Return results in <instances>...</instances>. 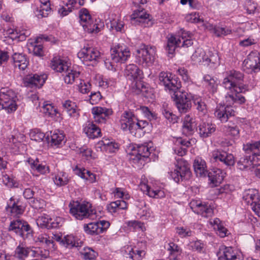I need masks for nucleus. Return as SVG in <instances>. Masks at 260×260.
<instances>
[{"instance_id": "1", "label": "nucleus", "mask_w": 260, "mask_h": 260, "mask_svg": "<svg viewBox=\"0 0 260 260\" xmlns=\"http://www.w3.org/2000/svg\"><path fill=\"white\" fill-rule=\"evenodd\" d=\"M243 75L240 72L231 71L228 73L222 82L223 87L230 90L225 96L226 106L231 107L234 103L240 104L245 102L244 96L239 94L248 90L247 86L243 83Z\"/></svg>"}, {"instance_id": "2", "label": "nucleus", "mask_w": 260, "mask_h": 260, "mask_svg": "<svg viewBox=\"0 0 260 260\" xmlns=\"http://www.w3.org/2000/svg\"><path fill=\"white\" fill-rule=\"evenodd\" d=\"M70 212L76 219L89 218L93 220L96 218V211L88 202L79 203L73 201L69 204Z\"/></svg>"}, {"instance_id": "3", "label": "nucleus", "mask_w": 260, "mask_h": 260, "mask_svg": "<svg viewBox=\"0 0 260 260\" xmlns=\"http://www.w3.org/2000/svg\"><path fill=\"white\" fill-rule=\"evenodd\" d=\"M191 59L194 63H203L211 68H215L219 64V57L217 52H209L206 55L205 51L200 48L196 49L191 56Z\"/></svg>"}, {"instance_id": "4", "label": "nucleus", "mask_w": 260, "mask_h": 260, "mask_svg": "<svg viewBox=\"0 0 260 260\" xmlns=\"http://www.w3.org/2000/svg\"><path fill=\"white\" fill-rule=\"evenodd\" d=\"M137 56L139 63L142 66H152L156 58V48L154 46L142 44L137 50Z\"/></svg>"}, {"instance_id": "5", "label": "nucleus", "mask_w": 260, "mask_h": 260, "mask_svg": "<svg viewBox=\"0 0 260 260\" xmlns=\"http://www.w3.org/2000/svg\"><path fill=\"white\" fill-rule=\"evenodd\" d=\"M8 229L23 239H30L33 237L32 230L28 223L24 220L17 219L11 221Z\"/></svg>"}, {"instance_id": "6", "label": "nucleus", "mask_w": 260, "mask_h": 260, "mask_svg": "<svg viewBox=\"0 0 260 260\" xmlns=\"http://www.w3.org/2000/svg\"><path fill=\"white\" fill-rule=\"evenodd\" d=\"M174 171L170 173L171 178L177 183L183 180L188 179L191 175V172L187 161L180 158L178 160Z\"/></svg>"}, {"instance_id": "7", "label": "nucleus", "mask_w": 260, "mask_h": 260, "mask_svg": "<svg viewBox=\"0 0 260 260\" xmlns=\"http://www.w3.org/2000/svg\"><path fill=\"white\" fill-rule=\"evenodd\" d=\"M80 23L85 31L89 33H98L101 30L99 24L94 22L88 10L82 8L79 12Z\"/></svg>"}, {"instance_id": "8", "label": "nucleus", "mask_w": 260, "mask_h": 260, "mask_svg": "<svg viewBox=\"0 0 260 260\" xmlns=\"http://www.w3.org/2000/svg\"><path fill=\"white\" fill-rule=\"evenodd\" d=\"M16 99L15 93L11 90H7L6 92L1 91L0 110L4 109L8 112L15 111L17 109Z\"/></svg>"}, {"instance_id": "9", "label": "nucleus", "mask_w": 260, "mask_h": 260, "mask_svg": "<svg viewBox=\"0 0 260 260\" xmlns=\"http://www.w3.org/2000/svg\"><path fill=\"white\" fill-rule=\"evenodd\" d=\"M178 111L182 113L187 112L191 107V95L185 91H177L172 96Z\"/></svg>"}, {"instance_id": "10", "label": "nucleus", "mask_w": 260, "mask_h": 260, "mask_svg": "<svg viewBox=\"0 0 260 260\" xmlns=\"http://www.w3.org/2000/svg\"><path fill=\"white\" fill-rule=\"evenodd\" d=\"M112 61L115 63H124L131 56L129 49L125 45L117 44L111 49Z\"/></svg>"}, {"instance_id": "11", "label": "nucleus", "mask_w": 260, "mask_h": 260, "mask_svg": "<svg viewBox=\"0 0 260 260\" xmlns=\"http://www.w3.org/2000/svg\"><path fill=\"white\" fill-rule=\"evenodd\" d=\"M149 14L143 8L135 10L131 15V23L133 25H140L143 27H149L152 25Z\"/></svg>"}, {"instance_id": "12", "label": "nucleus", "mask_w": 260, "mask_h": 260, "mask_svg": "<svg viewBox=\"0 0 260 260\" xmlns=\"http://www.w3.org/2000/svg\"><path fill=\"white\" fill-rule=\"evenodd\" d=\"M125 76L128 80L133 81V86H136L139 91L141 90L140 87H142L140 81H138L137 79L141 76L142 71L135 64H129L126 66L124 72Z\"/></svg>"}, {"instance_id": "13", "label": "nucleus", "mask_w": 260, "mask_h": 260, "mask_svg": "<svg viewBox=\"0 0 260 260\" xmlns=\"http://www.w3.org/2000/svg\"><path fill=\"white\" fill-rule=\"evenodd\" d=\"M110 226V223L105 220L100 222H90L84 224L83 229L84 232L89 235H96L103 233Z\"/></svg>"}, {"instance_id": "14", "label": "nucleus", "mask_w": 260, "mask_h": 260, "mask_svg": "<svg viewBox=\"0 0 260 260\" xmlns=\"http://www.w3.org/2000/svg\"><path fill=\"white\" fill-rule=\"evenodd\" d=\"M159 80L166 89L174 92L172 96H175L177 91H182L180 89V83L176 79L172 78L171 75L169 76L168 74L161 72L159 75Z\"/></svg>"}, {"instance_id": "15", "label": "nucleus", "mask_w": 260, "mask_h": 260, "mask_svg": "<svg viewBox=\"0 0 260 260\" xmlns=\"http://www.w3.org/2000/svg\"><path fill=\"white\" fill-rule=\"evenodd\" d=\"M47 78V76L46 74H30L24 77L23 83L27 87L40 88L43 85Z\"/></svg>"}, {"instance_id": "16", "label": "nucleus", "mask_w": 260, "mask_h": 260, "mask_svg": "<svg viewBox=\"0 0 260 260\" xmlns=\"http://www.w3.org/2000/svg\"><path fill=\"white\" fill-rule=\"evenodd\" d=\"M211 157L213 160L220 161L227 166H232L235 164L233 155L221 150H214L212 152Z\"/></svg>"}, {"instance_id": "17", "label": "nucleus", "mask_w": 260, "mask_h": 260, "mask_svg": "<svg viewBox=\"0 0 260 260\" xmlns=\"http://www.w3.org/2000/svg\"><path fill=\"white\" fill-rule=\"evenodd\" d=\"M77 55L84 62L96 61L100 57V52L97 49L90 47H84Z\"/></svg>"}, {"instance_id": "18", "label": "nucleus", "mask_w": 260, "mask_h": 260, "mask_svg": "<svg viewBox=\"0 0 260 260\" xmlns=\"http://www.w3.org/2000/svg\"><path fill=\"white\" fill-rule=\"evenodd\" d=\"M190 206L194 213L204 217L211 216L213 213V210L210 205L205 203L203 204L200 201H191Z\"/></svg>"}, {"instance_id": "19", "label": "nucleus", "mask_w": 260, "mask_h": 260, "mask_svg": "<svg viewBox=\"0 0 260 260\" xmlns=\"http://www.w3.org/2000/svg\"><path fill=\"white\" fill-rule=\"evenodd\" d=\"M217 255L218 260H242L240 253L231 247H221Z\"/></svg>"}, {"instance_id": "20", "label": "nucleus", "mask_w": 260, "mask_h": 260, "mask_svg": "<svg viewBox=\"0 0 260 260\" xmlns=\"http://www.w3.org/2000/svg\"><path fill=\"white\" fill-rule=\"evenodd\" d=\"M235 111L232 107L219 104L215 109L214 115L221 122H225L230 117L235 115Z\"/></svg>"}, {"instance_id": "21", "label": "nucleus", "mask_w": 260, "mask_h": 260, "mask_svg": "<svg viewBox=\"0 0 260 260\" xmlns=\"http://www.w3.org/2000/svg\"><path fill=\"white\" fill-rule=\"evenodd\" d=\"M135 120V116L131 111H125L121 115L120 119L121 128L126 131L128 130L129 132L133 134V127Z\"/></svg>"}, {"instance_id": "22", "label": "nucleus", "mask_w": 260, "mask_h": 260, "mask_svg": "<svg viewBox=\"0 0 260 260\" xmlns=\"http://www.w3.org/2000/svg\"><path fill=\"white\" fill-rule=\"evenodd\" d=\"M111 109L102 107H95L92 109V113L95 121L98 123H105L107 117L112 115Z\"/></svg>"}, {"instance_id": "23", "label": "nucleus", "mask_w": 260, "mask_h": 260, "mask_svg": "<svg viewBox=\"0 0 260 260\" xmlns=\"http://www.w3.org/2000/svg\"><path fill=\"white\" fill-rule=\"evenodd\" d=\"M70 64L71 63L68 61L61 59L59 57L56 56L51 60L50 67L54 71L62 73L66 70L68 69V67H69Z\"/></svg>"}, {"instance_id": "24", "label": "nucleus", "mask_w": 260, "mask_h": 260, "mask_svg": "<svg viewBox=\"0 0 260 260\" xmlns=\"http://www.w3.org/2000/svg\"><path fill=\"white\" fill-rule=\"evenodd\" d=\"M225 174V173L221 169L214 168L208 174V176L210 182L213 185L217 186L222 182Z\"/></svg>"}, {"instance_id": "25", "label": "nucleus", "mask_w": 260, "mask_h": 260, "mask_svg": "<svg viewBox=\"0 0 260 260\" xmlns=\"http://www.w3.org/2000/svg\"><path fill=\"white\" fill-rule=\"evenodd\" d=\"M255 159H252L251 155L247 154L241 157L237 162L238 168L241 170H245L247 169L253 171L254 169V164Z\"/></svg>"}, {"instance_id": "26", "label": "nucleus", "mask_w": 260, "mask_h": 260, "mask_svg": "<svg viewBox=\"0 0 260 260\" xmlns=\"http://www.w3.org/2000/svg\"><path fill=\"white\" fill-rule=\"evenodd\" d=\"M124 255L127 258L133 260H141L145 254V251L142 250L134 249L131 246H126L123 248Z\"/></svg>"}, {"instance_id": "27", "label": "nucleus", "mask_w": 260, "mask_h": 260, "mask_svg": "<svg viewBox=\"0 0 260 260\" xmlns=\"http://www.w3.org/2000/svg\"><path fill=\"white\" fill-rule=\"evenodd\" d=\"M73 171L75 174L88 181L89 183H92L96 181V175L85 169L80 168L78 166H76L73 168Z\"/></svg>"}, {"instance_id": "28", "label": "nucleus", "mask_w": 260, "mask_h": 260, "mask_svg": "<svg viewBox=\"0 0 260 260\" xmlns=\"http://www.w3.org/2000/svg\"><path fill=\"white\" fill-rule=\"evenodd\" d=\"M244 62L248 68L254 72L260 70V59L256 53H250Z\"/></svg>"}, {"instance_id": "29", "label": "nucleus", "mask_w": 260, "mask_h": 260, "mask_svg": "<svg viewBox=\"0 0 260 260\" xmlns=\"http://www.w3.org/2000/svg\"><path fill=\"white\" fill-rule=\"evenodd\" d=\"M243 150L247 154L251 155L252 159L260 155V141L248 143L243 146Z\"/></svg>"}, {"instance_id": "30", "label": "nucleus", "mask_w": 260, "mask_h": 260, "mask_svg": "<svg viewBox=\"0 0 260 260\" xmlns=\"http://www.w3.org/2000/svg\"><path fill=\"white\" fill-rule=\"evenodd\" d=\"M13 63L20 70H24L27 67L29 61L26 56L22 53H15L12 55Z\"/></svg>"}, {"instance_id": "31", "label": "nucleus", "mask_w": 260, "mask_h": 260, "mask_svg": "<svg viewBox=\"0 0 260 260\" xmlns=\"http://www.w3.org/2000/svg\"><path fill=\"white\" fill-rule=\"evenodd\" d=\"M36 222L39 226L42 228H55L58 226V223L52 221V219L49 215L45 214L38 217Z\"/></svg>"}, {"instance_id": "32", "label": "nucleus", "mask_w": 260, "mask_h": 260, "mask_svg": "<svg viewBox=\"0 0 260 260\" xmlns=\"http://www.w3.org/2000/svg\"><path fill=\"white\" fill-rule=\"evenodd\" d=\"M61 244L67 248L78 247L81 246L82 242L77 237L70 235L63 237Z\"/></svg>"}, {"instance_id": "33", "label": "nucleus", "mask_w": 260, "mask_h": 260, "mask_svg": "<svg viewBox=\"0 0 260 260\" xmlns=\"http://www.w3.org/2000/svg\"><path fill=\"white\" fill-rule=\"evenodd\" d=\"M27 162L32 170H36L41 174H45L49 172V167L45 165L39 164L38 158L34 159L31 158H29L27 160Z\"/></svg>"}, {"instance_id": "34", "label": "nucleus", "mask_w": 260, "mask_h": 260, "mask_svg": "<svg viewBox=\"0 0 260 260\" xmlns=\"http://www.w3.org/2000/svg\"><path fill=\"white\" fill-rule=\"evenodd\" d=\"M215 126L209 123H202L200 124L198 132L202 138L210 137L215 131Z\"/></svg>"}, {"instance_id": "35", "label": "nucleus", "mask_w": 260, "mask_h": 260, "mask_svg": "<svg viewBox=\"0 0 260 260\" xmlns=\"http://www.w3.org/2000/svg\"><path fill=\"white\" fill-rule=\"evenodd\" d=\"M243 198L248 204H250L253 206L254 204L259 202L258 191L254 189L245 190Z\"/></svg>"}, {"instance_id": "36", "label": "nucleus", "mask_w": 260, "mask_h": 260, "mask_svg": "<svg viewBox=\"0 0 260 260\" xmlns=\"http://www.w3.org/2000/svg\"><path fill=\"white\" fill-rule=\"evenodd\" d=\"M41 5L39 10L37 11L36 16L39 19L46 17L51 12L49 0H40Z\"/></svg>"}, {"instance_id": "37", "label": "nucleus", "mask_w": 260, "mask_h": 260, "mask_svg": "<svg viewBox=\"0 0 260 260\" xmlns=\"http://www.w3.org/2000/svg\"><path fill=\"white\" fill-rule=\"evenodd\" d=\"M151 148L148 144H141L137 147V153L132 159L134 160L140 161L145 158H147L150 154Z\"/></svg>"}, {"instance_id": "38", "label": "nucleus", "mask_w": 260, "mask_h": 260, "mask_svg": "<svg viewBox=\"0 0 260 260\" xmlns=\"http://www.w3.org/2000/svg\"><path fill=\"white\" fill-rule=\"evenodd\" d=\"M182 127L183 132L187 135L191 134L197 127L194 119L189 115H186L184 118Z\"/></svg>"}, {"instance_id": "39", "label": "nucleus", "mask_w": 260, "mask_h": 260, "mask_svg": "<svg viewBox=\"0 0 260 260\" xmlns=\"http://www.w3.org/2000/svg\"><path fill=\"white\" fill-rule=\"evenodd\" d=\"M181 43V37L171 35L168 39L166 50L168 53L173 54L177 47H180Z\"/></svg>"}, {"instance_id": "40", "label": "nucleus", "mask_w": 260, "mask_h": 260, "mask_svg": "<svg viewBox=\"0 0 260 260\" xmlns=\"http://www.w3.org/2000/svg\"><path fill=\"white\" fill-rule=\"evenodd\" d=\"M193 168L194 172L198 176L204 177L207 174L206 162L201 158H199L194 160Z\"/></svg>"}, {"instance_id": "41", "label": "nucleus", "mask_w": 260, "mask_h": 260, "mask_svg": "<svg viewBox=\"0 0 260 260\" xmlns=\"http://www.w3.org/2000/svg\"><path fill=\"white\" fill-rule=\"evenodd\" d=\"M64 74V82L67 84H72L76 79L79 77L80 72L77 71L70 67H68V69L66 70L63 72Z\"/></svg>"}, {"instance_id": "42", "label": "nucleus", "mask_w": 260, "mask_h": 260, "mask_svg": "<svg viewBox=\"0 0 260 260\" xmlns=\"http://www.w3.org/2000/svg\"><path fill=\"white\" fill-rule=\"evenodd\" d=\"M167 251L169 253L170 260H179V256L182 253V249L174 242L168 244Z\"/></svg>"}, {"instance_id": "43", "label": "nucleus", "mask_w": 260, "mask_h": 260, "mask_svg": "<svg viewBox=\"0 0 260 260\" xmlns=\"http://www.w3.org/2000/svg\"><path fill=\"white\" fill-rule=\"evenodd\" d=\"M84 132L89 138L94 139L100 136L101 130L95 124L89 122L84 128Z\"/></svg>"}, {"instance_id": "44", "label": "nucleus", "mask_w": 260, "mask_h": 260, "mask_svg": "<svg viewBox=\"0 0 260 260\" xmlns=\"http://www.w3.org/2000/svg\"><path fill=\"white\" fill-rule=\"evenodd\" d=\"M12 202L13 200L11 198L10 203L6 208L7 211L10 212L13 216L22 214L24 212V208L19 205L18 202L12 203Z\"/></svg>"}, {"instance_id": "45", "label": "nucleus", "mask_w": 260, "mask_h": 260, "mask_svg": "<svg viewBox=\"0 0 260 260\" xmlns=\"http://www.w3.org/2000/svg\"><path fill=\"white\" fill-rule=\"evenodd\" d=\"M30 250V248L20 244L15 249L14 256L20 260H24L28 256Z\"/></svg>"}, {"instance_id": "46", "label": "nucleus", "mask_w": 260, "mask_h": 260, "mask_svg": "<svg viewBox=\"0 0 260 260\" xmlns=\"http://www.w3.org/2000/svg\"><path fill=\"white\" fill-rule=\"evenodd\" d=\"M127 208V203L124 200H118L113 202L107 205V209L111 213L116 212L119 209H126Z\"/></svg>"}, {"instance_id": "47", "label": "nucleus", "mask_w": 260, "mask_h": 260, "mask_svg": "<svg viewBox=\"0 0 260 260\" xmlns=\"http://www.w3.org/2000/svg\"><path fill=\"white\" fill-rule=\"evenodd\" d=\"M224 133L228 136L233 137H238L240 134L239 127L234 123H229L225 125L223 128Z\"/></svg>"}, {"instance_id": "48", "label": "nucleus", "mask_w": 260, "mask_h": 260, "mask_svg": "<svg viewBox=\"0 0 260 260\" xmlns=\"http://www.w3.org/2000/svg\"><path fill=\"white\" fill-rule=\"evenodd\" d=\"M141 189H143L144 191H147L148 195L152 198H161L165 196V193L163 190L152 189L148 185L145 184L141 185Z\"/></svg>"}, {"instance_id": "49", "label": "nucleus", "mask_w": 260, "mask_h": 260, "mask_svg": "<svg viewBox=\"0 0 260 260\" xmlns=\"http://www.w3.org/2000/svg\"><path fill=\"white\" fill-rule=\"evenodd\" d=\"M54 183L58 186H64L68 184L69 179L67 174L63 172H60L53 178Z\"/></svg>"}, {"instance_id": "50", "label": "nucleus", "mask_w": 260, "mask_h": 260, "mask_svg": "<svg viewBox=\"0 0 260 260\" xmlns=\"http://www.w3.org/2000/svg\"><path fill=\"white\" fill-rule=\"evenodd\" d=\"M42 38H38L36 39L34 44H31L30 47L32 48L33 54L38 56H43L44 54L43 46L40 44H37L40 42V39Z\"/></svg>"}, {"instance_id": "51", "label": "nucleus", "mask_w": 260, "mask_h": 260, "mask_svg": "<svg viewBox=\"0 0 260 260\" xmlns=\"http://www.w3.org/2000/svg\"><path fill=\"white\" fill-rule=\"evenodd\" d=\"M50 142L51 145L59 146L60 145L64 140V135L59 133V132L54 131L53 133L51 135Z\"/></svg>"}, {"instance_id": "52", "label": "nucleus", "mask_w": 260, "mask_h": 260, "mask_svg": "<svg viewBox=\"0 0 260 260\" xmlns=\"http://www.w3.org/2000/svg\"><path fill=\"white\" fill-rule=\"evenodd\" d=\"M210 29H212L213 33L217 37L226 36L232 32V30L229 28L213 26L212 25H210Z\"/></svg>"}, {"instance_id": "53", "label": "nucleus", "mask_w": 260, "mask_h": 260, "mask_svg": "<svg viewBox=\"0 0 260 260\" xmlns=\"http://www.w3.org/2000/svg\"><path fill=\"white\" fill-rule=\"evenodd\" d=\"M42 112L46 116L53 117L56 114V109L51 104H46L42 107Z\"/></svg>"}, {"instance_id": "54", "label": "nucleus", "mask_w": 260, "mask_h": 260, "mask_svg": "<svg viewBox=\"0 0 260 260\" xmlns=\"http://www.w3.org/2000/svg\"><path fill=\"white\" fill-rule=\"evenodd\" d=\"M80 253L85 260H93L96 256V253L90 248H85Z\"/></svg>"}, {"instance_id": "55", "label": "nucleus", "mask_w": 260, "mask_h": 260, "mask_svg": "<svg viewBox=\"0 0 260 260\" xmlns=\"http://www.w3.org/2000/svg\"><path fill=\"white\" fill-rule=\"evenodd\" d=\"M186 19L188 22L191 23H200L203 22L204 20L197 12L191 13L186 15Z\"/></svg>"}, {"instance_id": "56", "label": "nucleus", "mask_w": 260, "mask_h": 260, "mask_svg": "<svg viewBox=\"0 0 260 260\" xmlns=\"http://www.w3.org/2000/svg\"><path fill=\"white\" fill-rule=\"evenodd\" d=\"M162 114L168 120L172 123L177 122V116L174 114L170 109L168 108H164L162 110Z\"/></svg>"}, {"instance_id": "57", "label": "nucleus", "mask_w": 260, "mask_h": 260, "mask_svg": "<svg viewBox=\"0 0 260 260\" xmlns=\"http://www.w3.org/2000/svg\"><path fill=\"white\" fill-rule=\"evenodd\" d=\"M31 206L36 209H40L45 206V202L41 199H34L30 202Z\"/></svg>"}, {"instance_id": "58", "label": "nucleus", "mask_w": 260, "mask_h": 260, "mask_svg": "<svg viewBox=\"0 0 260 260\" xmlns=\"http://www.w3.org/2000/svg\"><path fill=\"white\" fill-rule=\"evenodd\" d=\"M78 86L79 90L82 93H88L91 88L90 84L89 82H85L84 80H80V83Z\"/></svg>"}, {"instance_id": "59", "label": "nucleus", "mask_w": 260, "mask_h": 260, "mask_svg": "<svg viewBox=\"0 0 260 260\" xmlns=\"http://www.w3.org/2000/svg\"><path fill=\"white\" fill-rule=\"evenodd\" d=\"M148 125V122L146 121L138 120L137 118L135 116V120L134 125L132 126L133 127V133H136L135 131L138 129H142L145 128Z\"/></svg>"}, {"instance_id": "60", "label": "nucleus", "mask_w": 260, "mask_h": 260, "mask_svg": "<svg viewBox=\"0 0 260 260\" xmlns=\"http://www.w3.org/2000/svg\"><path fill=\"white\" fill-rule=\"evenodd\" d=\"M194 104L198 111L205 113L206 111V106L205 103L200 98H197L194 100Z\"/></svg>"}, {"instance_id": "61", "label": "nucleus", "mask_w": 260, "mask_h": 260, "mask_svg": "<svg viewBox=\"0 0 260 260\" xmlns=\"http://www.w3.org/2000/svg\"><path fill=\"white\" fill-rule=\"evenodd\" d=\"M114 196L117 198H123V199H128L129 195L122 188L117 187L115 189L114 191Z\"/></svg>"}, {"instance_id": "62", "label": "nucleus", "mask_w": 260, "mask_h": 260, "mask_svg": "<svg viewBox=\"0 0 260 260\" xmlns=\"http://www.w3.org/2000/svg\"><path fill=\"white\" fill-rule=\"evenodd\" d=\"M111 27L117 31H122L124 28V23L120 20H114L111 23Z\"/></svg>"}, {"instance_id": "63", "label": "nucleus", "mask_w": 260, "mask_h": 260, "mask_svg": "<svg viewBox=\"0 0 260 260\" xmlns=\"http://www.w3.org/2000/svg\"><path fill=\"white\" fill-rule=\"evenodd\" d=\"M176 232L182 238L189 237L192 235V232L189 229L183 227H177Z\"/></svg>"}, {"instance_id": "64", "label": "nucleus", "mask_w": 260, "mask_h": 260, "mask_svg": "<svg viewBox=\"0 0 260 260\" xmlns=\"http://www.w3.org/2000/svg\"><path fill=\"white\" fill-rule=\"evenodd\" d=\"M41 244L44 245L46 249H51V250L55 249L54 242L48 236L45 238V240Z\"/></svg>"}]
</instances>
